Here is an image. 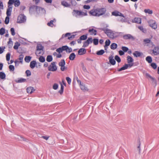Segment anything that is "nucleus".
I'll return each instance as SVG.
<instances>
[{"label": "nucleus", "instance_id": "obj_1", "mask_svg": "<svg viewBox=\"0 0 159 159\" xmlns=\"http://www.w3.org/2000/svg\"><path fill=\"white\" fill-rule=\"evenodd\" d=\"M44 47L43 46L41 43H37L36 46V51L35 52L36 55L38 56V55L41 54L43 55L44 53ZM39 61L42 63L45 62V59L44 57L42 56H41L39 58Z\"/></svg>", "mask_w": 159, "mask_h": 159}, {"label": "nucleus", "instance_id": "obj_2", "mask_svg": "<svg viewBox=\"0 0 159 159\" xmlns=\"http://www.w3.org/2000/svg\"><path fill=\"white\" fill-rule=\"evenodd\" d=\"M106 11L105 8H97L92 10L89 13L90 16H99L104 15Z\"/></svg>", "mask_w": 159, "mask_h": 159}, {"label": "nucleus", "instance_id": "obj_3", "mask_svg": "<svg viewBox=\"0 0 159 159\" xmlns=\"http://www.w3.org/2000/svg\"><path fill=\"white\" fill-rule=\"evenodd\" d=\"M105 28H98V29L104 31L105 34H106L108 37L112 39H115V33L112 31L111 30L108 28L106 29V28L108 27V25H106Z\"/></svg>", "mask_w": 159, "mask_h": 159}, {"label": "nucleus", "instance_id": "obj_4", "mask_svg": "<svg viewBox=\"0 0 159 159\" xmlns=\"http://www.w3.org/2000/svg\"><path fill=\"white\" fill-rule=\"evenodd\" d=\"M26 17L23 14H20L18 17L17 23H21L26 21Z\"/></svg>", "mask_w": 159, "mask_h": 159}, {"label": "nucleus", "instance_id": "obj_5", "mask_svg": "<svg viewBox=\"0 0 159 159\" xmlns=\"http://www.w3.org/2000/svg\"><path fill=\"white\" fill-rule=\"evenodd\" d=\"M56 62H52L48 67V70L49 71H55L57 70V67L56 65Z\"/></svg>", "mask_w": 159, "mask_h": 159}, {"label": "nucleus", "instance_id": "obj_6", "mask_svg": "<svg viewBox=\"0 0 159 159\" xmlns=\"http://www.w3.org/2000/svg\"><path fill=\"white\" fill-rule=\"evenodd\" d=\"M149 26L152 29L156 30L157 28V25L156 21L152 20H150L148 21Z\"/></svg>", "mask_w": 159, "mask_h": 159}, {"label": "nucleus", "instance_id": "obj_7", "mask_svg": "<svg viewBox=\"0 0 159 159\" xmlns=\"http://www.w3.org/2000/svg\"><path fill=\"white\" fill-rule=\"evenodd\" d=\"M127 62L128 64H127V65H129V66L128 67L129 68H131L133 66L134 64V59L133 58L129 56H128L127 57Z\"/></svg>", "mask_w": 159, "mask_h": 159}, {"label": "nucleus", "instance_id": "obj_8", "mask_svg": "<svg viewBox=\"0 0 159 159\" xmlns=\"http://www.w3.org/2000/svg\"><path fill=\"white\" fill-rule=\"evenodd\" d=\"M61 85V89H60L58 93H60L61 95H62L63 93L64 87L63 85L65 86H66V84L65 82V80L64 79L62 80V83L60 81L59 82Z\"/></svg>", "mask_w": 159, "mask_h": 159}, {"label": "nucleus", "instance_id": "obj_9", "mask_svg": "<svg viewBox=\"0 0 159 159\" xmlns=\"http://www.w3.org/2000/svg\"><path fill=\"white\" fill-rule=\"evenodd\" d=\"M39 6L36 5H33L29 7V10L30 11L33 12L34 11L35 9L36 10V13H39V10H38Z\"/></svg>", "mask_w": 159, "mask_h": 159}, {"label": "nucleus", "instance_id": "obj_10", "mask_svg": "<svg viewBox=\"0 0 159 159\" xmlns=\"http://www.w3.org/2000/svg\"><path fill=\"white\" fill-rule=\"evenodd\" d=\"M123 38L124 39H131L132 40H134L135 38L130 34H126L123 35Z\"/></svg>", "mask_w": 159, "mask_h": 159}, {"label": "nucleus", "instance_id": "obj_11", "mask_svg": "<svg viewBox=\"0 0 159 159\" xmlns=\"http://www.w3.org/2000/svg\"><path fill=\"white\" fill-rule=\"evenodd\" d=\"M114 57L112 55L109 57L108 59L109 60V62L108 64H110L112 65H114L116 64V61L115 59L113 58Z\"/></svg>", "mask_w": 159, "mask_h": 159}, {"label": "nucleus", "instance_id": "obj_12", "mask_svg": "<svg viewBox=\"0 0 159 159\" xmlns=\"http://www.w3.org/2000/svg\"><path fill=\"white\" fill-rule=\"evenodd\" d=\"M152 53L154 55L157 56L159 54V46H155L152 50Z\"/></svg>", "mask_w": 159, "mask_h": 159}, {"label": "nucleus", "instance_id": "obj_13", "mask_svg": "<svg viewBox=\"0 0 159 159\" xmlns=\"http://www.w3.org/2000/svg\"><path fill=\"white\" fill-rule=\"evenodd\" d=\"M37 63L35 60L31 61L30 64V66L32 69H33L35 67H38Z\"/></svg>", "mask_w": 159, "mask_h": 159}, {"label": "nucleus", "instance_id": "obj_14", "mask_svg": "<svg viewBox=\"0 0 159 159\" xmlns=\"http://www.w3.org/2000/svg\"><path fill=\"white\" fill-rule=\"evenodd\" d=\"M81 10L74 9L73 10L72 15L73 16H75V17H77L78 16H81Z\"/></svg>", "mask_w": 159, "mask_h": 159}, {"label": "nucleus", "instance_id": "obj_15", "mask_svg": "<svg viewBox=\"0 0 159 159\" xmlns=\"http://www.w3.org/2000/svg\"><path fill=\"white\" fill-rule=\"evenodd\" d=\"M132 23H135L139 24H141L142 23L141 18L139 17H135L132 21Z\"/></svg>", "mask_w": 159, "mask_h": 159}, {"label": "nucleus", "instance_id": "obj_16", "mask_svg": "<svg viewBox=\"0 0 159 159\" xmlns=\"http://www.w3.org/2000/svg\"><path fill=\"white\" fill-rule=\"evenodd\" d=\"M133 55L135 57H142L143 55V53L138 51H135L133 53Z\"/></svg>", "mask_w": 159, "mask_h": 159}, {"label": "nucleus", "instance_id": "obj_17", "mask_svg": "<svg viewBox=\"0 0 159 159\" xmlns=\"http://www.w3.org/2000/svg\"><path fill=\"white\" fill-rule=\"evenodd\" d=\"M78 54L80 55H82L86 52V50L85 48H81L78 51Z\"/></svg>", "mask_w": 159, "mask_h": 159}, {"label": "nucleus", "instance_id": "obj_18", "mask_svg": "<svg viewBox=\"0 0 159 159\" xmlns=\"http://www.w3.org/2000/svg\"><path fill=\"white\" fill-rule=\"evenodd\" d=\"M146 75L147 77H149L152 80V83H154L156 85H157V80H156V79L154 78L152 76L148 73H146Z\"/></svg>", "mask_w": 159, "mask_h": 159}, {"label": "nucleus", "instance_id": "obj_19", "mask_svg": "<svg viewBox=\"0 0 159 159\" xmlns=\"http://www.w3.org/2000/svg\"><path fill=\"white\" fill-rule=\"evenodd\" d=\"M38 10H39V13H37V14H39L40 13L42 14H46V11L44 8L41 7L39 6Z\"/></svg>", "mask_w": 159, "mask_h": 159}, {"label": "nucleus", "instance_id": "obj_20", "mask_svg": "<svg viewBox=\"0 0 159 159\" xmlns=\"http://www.w3.org/2000/svg\"><path fill=\"white\" fill-rule=\"evenodd\" d=\"M88 31L91 35H96L97 34V31L96 30H94L93 28L89 29Z\"/></svg>", "mask_w": 159, "mask_h": 159}, {"label": "nucleus", "instance_id": "obj_21", "mask_svg": "<svg viewBox=\"0 0 159 159\" xmlns=\"http://www.w3.org/2000/svg\"><path fill=\"white\" fill-rule=\"evenodd\" d=\"M129 66V65H127V64L125 63L122 67L120 68H118L117 71L120 72L121 71L126 70L129 67H128Z\"/></svg>", "mask_w": 159, "mask_h": 159}, {"label": "nucleus", "instance_id": "obj_22", "mask_svg": "<svg viewBox=\"0 0 159 159\" xmlns=\"http://www.w3.org/2000/svg\"><path fill=\"white\" fill-rule=\"evenodd\" d=\"M6 79V75L3 71L0 72V79L2 80H4Z\"/></svg>", "mask_w": 159, "mask_h": 159}, {"label": "nucleus", "instance_id": "obj_23", "mask_svg": "<svg viewBox=\"0 0 159 159\" xmlns=\"http://www.w3.org/2000/svg\"><path fill=\"white\" fill-rule=\"evenodd\" d=\"M35 89H34V88L32 87H28L26 89V91L27 92L31 94L34 91Z\"/></svg>", "mask_w": 159, "mask_h": 159}, {"label": "nucleus", "instance_id": "obj_24", "mask_svg": "<svg viewBox=\"0 0 159 159\" xmlns=\"http://www.w3.org/2000/svg\"><path fill=\"white\" fill-rule=\"evenodd\" d=\"M64 50L67 53H70L72 51V49L71 48L69 47L67 45H64Z\"/></svg>", "mask_w": 159, "mask_h": 159}, {"label": "nucleus", "instance_id": "obj_25", "mask_svg": "<svg viewBox=\"0 0 159 159\" xmlns=\"http://www.w3.org/2000/svg\"><path fill=\"white\" fill-rule=\"evenodd\" d=\"M151 38L146 39L143 40V42L145 43V44L151 43V44L152 45V46H154L153 43L152 42H151Z\"/></svg>", "mask_w": 159, "mask_h": 159}, {"label": "nucleus", "instance_id": "obj_26", "mask_svg": "<svg viewBox=\"0 0 159 159\" xmlns=\"http://www.w3.org/2000/svg\"><path fill=\"white\" fill-rule=\"evenodd\" d=\"M61 4L65 7H69L70 6V4L68 3L65 0L62 1L61 2Z\"/></svg>", "mask_w": 159, "mask_h": 159}, {"label": "nucleus", "instance_id": "obj_27", "mask_svg": "<svg viewBox=\"0 0 159 159\" xmlns=\"http://www.w3.org/2000/svg\"><path fill=\"white\" fill-rule=\"evenodd\" d=\"M56 51L59 53H62L63 51H65L64 46L57 48L56 49Z\"/></svg>", "mask_w": 159, "mask_h": 159}, {"label": "nucleus", "instance_id": "obj_28", "mask_svg": "<svg viewBox=\"0 0 159 159\" xmlns=\"http://www.w3.org/2000/svg\"><path fill=\"white\" fill-rule=\"evenodd\" d=\"M76 57V55L75 53L72 52L70 55L69 56V59L71 61L74 60Z\"/></svg>", "mask_w": 159, "mask_h": 159}, {"label": "nucleus", "instance_id": "obj_29", "mask_svg": "<svg viewBox=\"0 0 159 159\" xmlns=\"http://www.w3.org/2000/svg\"><path fill=\"white\" fill-rule=\"evenodd\" d=\"M15 81L17 83L24 82L26 81V79L22 78H18V80H15Z\"/></svg>", "mask_w": 159, "mask_h": 159}, {"label": "nucleus", "instance_id": "obj_30", "mask_svg": "<svg viewBox=\"0 0 159 159\" xmlns=\"http://www.w3.org/2000/svg\"><path fill=\"white\" fill-rule=\"evenodd\" d=\"M7 45L9 48H11L13 45V42L11 38L9 39V41L7 42Z\"/></svg>", "mask_w": 159, "mask_h": 159}, {"label": "nucleus", "instance_id": "obj_31", "mask_svg": "<svg viewBox=\"0 0 159 159\" xmlns=\"http://www.w3.org/2000/svg\"><path fill=\"white\" fill-rule=\"evenodd\" d=\"M146 60L149 63H151L152 61V57L150 56H148L146 58Z\"/></svg>", "mask_w": 159, "mask_h": 159}, {"label": "nucleus", "instance_id": "obj_32", "mask_svg": "<svg viewBox=\"0 0 159 159\" xmlns=\"http://www.w3.org/2000/svg\"><path fill=\"white\" fill-rule=\"evenodd\" d=\"M118 47L117 44L115 43H112L110 46V48L111 49L115 50Z\"/></svg>", "mask_w": 159, "mask_h": 159}, {"label": "nucleus", "instance_id": "obj_33", "mask_svg": "<svg viewBox=\"0 0 159 159\" xmlns=\"http://www.w3.org/2000/svg\"><path fill=\"white\" fill-rule=\"evenodd\" d=\"M71 35V33H67L65 34H63L61 38L59 40V41L61 40L65 37H66L67 36H70Z\"/></svg>", "mask_w": 159, "mask_h": 159}, {"label": "nucleus", "instance_id": "obj_34", "mask_svg": "<svg viewBox=\"0 0 159 159\" xmlns=\"http://www.w3.org/2000/svg\"><path fill=\"white\" fill-rule=\"evenodd\" d=\"M20 44L18 42H16L15 43L14 46L13 47V48L15 50H17L19 48V47L20 46Z\"/></svg>", "mask_w": 159, "mask_h": 159}, {"label": "nucleus", "instance_id": "obj_35", "mask_svg": "<svg viewBox=\"0 0 159 159\" xmlns=\"http://www.w3.org/2000/svg\"><path fill=\"white\" fill-rule=\"evenodd\" d=\"M31 58L32 57L30 56H26L24 58V60L25 62L29 63L30 61Z\"/></svg>", "mask_w": 159, "mask_h": 159}, {"label": "nucleus", "instance_id": "obj_36", "mask_svg": "<svg viewBox=\"0 0 159 159\" xmlns=\"http://www.w3.org/2000/svg\"><path fill=\"white\" fill-rule=\"evenodd\" d=\"M24 48L22 47H20L19 48L18 50H17V52L19 53H22L25 52V50L24 49Z\"/></svg>", "mask_w": 159, "mask_h": 159}, {"label": "nucleus", "instance_id": "obj_37", "mask_svg": "<svg viewBox=\"0 0 159 159\" xmlns=\"http://www.w3.org/2000/svg\"><path fill=\"white\" fill-rule=\"evenodd\" d=\"M105 52L104 50L101 49L97 51L96 54L98 55H102L105 53Z\"/></svg>", "mask_w": 159, "mask_h": 159}, {"label": "nucleus", "instance_id": "obj_38", "mask_svg": "<svg viewBox=\"0 0 159 159\" xmlns=\"http://www.w3.org/2000/svg\"><path fill=\"white\" fill-rule=\"evenodd\" d=\"M80 88L83 91H87L88 90V89L84 85L83 83H82L80 85Z\"/></svg>", "mask_w": 159, "mask_h": 159}, {"label": "nucleus", "instance_id": "obj_39", "mask_svg": "<svg viewBox=\"0 0 159 159\" xmlns=\"http://www.w3.org/2000/svg\"><path fill=\"white\" fill-rule=\"evenodd\" d=\"M53 58L52 56L51 55L47 56L46 58V61L48 62H50L52 61Z\"/></svg>", "mask_w": 159, "mask_h": 159}, {"label": "nucleus", "instance_id": "obj_40", "mask_svg": "<svg viewBox=\"0 0 159 159\" xmlns=\"http://www.w3.org/2000/svg\"><path fill=\"white\" fill-rule=\"evenodd\" d=\"M137 143L138 144L137 148H138V150H139V153L140 154V150H141L140 148L141 143H140V139L139 138L138 139Z\"/></svg>", "mask_w": 159, "mask_h": 159}, {"label": "nucleus", "instance_id": "obj_41", "mask_svg": "<svg viewBox=\"0 0 159 159\" xmlns=\"http://www.w3.org/2000/svg\"><path fill=\"white\" fill-rule=\"evenodd\" d=\"M12 10V9L7 8L6 13L7 16H11Z\"/></svg>", "mask_w": 159, "mask_h": 159}, {"label": "nucleus", "instance_id": "obj_42", "mask_svg": "<svg viewBox=\"0 0 159 159\" xmlns=\"http://www.w3.org/2000/svg\"><path fill=\"white\" fill-rule=\"evenodd\" d=\"M88 34H84L80 37V38L82 40H85L87 39L88 38Z\"/></svg>", "mask_w": 159, "mask_h": 159}, {"label": "nucleus", "instance_id": "obj_43", "mask_svg": "<svg viewBox=\"0 0 159 159\" xmlns=\"http://www.w3.org/2000/svg\"><path fill=\"white\" fill-rule=\"evenodd\" d=\"M65 64L66 62L65 60L62 59L61 60V61L59 63L58 65L59 66L61 67L64 65H65Z\"/></svg>", "mask_w": 159, "mask_h": 159}, {"label": "nucleus", "instance_id": "obj_44", "mask_svg": "<svg viewBox=\"0 0 159 159\" xmlns=\"http://www.w3.org/2000/svg\"><path fill=\"white\" fill-rule=\"evenodd\" d=\"M144 12L146 13H148L149 14H152L153 13V11L149 9H145Z\"/></svg>", "mask_w": 159, "mask_h": 159}, {"label": "nucleus", "instance_id": "obj_45", "mask_svg": "<svg viewBox=\"0 0 159 159\" xmlns=\"http://www.w3.org/2000/svg\"><path fill=\"white\" fill-rule=\"evenodd\" d=\"M20 2L19 0H15L14 5L15 7H18L20 5Z\"/></svg>", "mask_w": 159, "mask_h": 159}, {"label": "nucleus", "instance_id": "obj_46", "mask_svg": "<svg viewBox=\"0 0 159 159\" xmlns=\"http://www.w3.org/2000/svg\"><path fill=\"white\" fill-rule=\"evenodd\" d=\"M119 11L115 10L112 12V15L116 16H119Z\"/></svg>", "mask_w": 159, "mask_h": 159}, {"label": "nucleus", "instance_id": "obj_47", "mask_svg": "<svg viewBox=\"0 0 159 159\" xmlns=\"http://www.w3.org/2000/svg\"><path fill=\"white\" fill-rule=\"evenodd\" d=\"M115 60L118 63H120L121 61V60L120 57L116 55L115 56Z\"/></svg>", "mask_w": 159, "mask_h": 159}, {"label": "nucleus", "instance_id": "obj_48", "mask_svg": "<svg viewBox=\"0 0 159 159\" xmlns=\"http://www.w3.org/2000/svg\"><path fill=\"white\" fill-rule=\"evenodd\" d=\"M5 28L2 27L0 29V35H2L5 33Z\"/></svg>", "mask_w": 159, "mask_h": 159}, {"label": "nucleus", "instance_id": "obj_49", "mask_svg": "<svg viewBox=\"0 0 159 159\" xmlns=\"http://www.w3.org/2000/svg\"><path fill=\"white\" fill-rule=\"evenodd\" d=\"M150 64L151 66L154 70H155L157 68V65L156 63L154 62H152Z\"/></svg>", "mask_w": 159, "mask_h": 159}, {"label": "nucleus", "instance_id": "obj_50", "mask_svg": "<svg viewBox=\"0 0 159 159\" xmlns=\"http://www.w3.org/2000/svg\"><path fill=\"white\" fill-rule=\"evenodd\" d=\"M93 40V44L95 45H97L98 44V38H94Z\"/></svg>", "mask_w": 159, "mask_h": 159}, {"label": "nucleus", "instance_id": "obj_51", "mask_svg": "<svg viewBox=\"0 0 159 159\" xmlns=\"http://www.w3.org/2000/svg\"><path fill=\"white\" fill-rule=\"evenodd\" d=\"M138 28L141 31L145 33H146L147 31L145 29L143 28V26H139L138 27Z\"/></svg>", "mask_w": 159, "mask_h": 159}, {"label": "nucleus", "instance_id": "obj_52", "mask_svg": "<svg viewBox=\"0 0 159 159\" xmlns=\"http://www.w3.org/2000/svg\"><path fill=\"white\" fill-rule=\"evenodd\" d=\"M10 16H7L6 17V18H5L4 23L6 25L8 24V23L9 22V21H10L9 17Z\"/></svg>", "mask_w": 159, "mask_h": 159}, {"label": "nucleus", "instance_id": "obj_53", "mask_svg": "<svg viewBox=\"0 0 159 159\" xmlns=\"http://www.w3.org/2000/svg\"><path fill=\"white\" fill-rule=\"evenodd\" d=\"M122 50L125 53L127 52L129 50V48L125 46H122L121 48Z\"/></svg>", "mask_w": 159, "mask_h": 159}, {"label": "nucleus", "instance_id": "obj_54", "mask_svg": "<svg viewBox=\"0 0 159 159\" xmlns=\"http://www.w3.org/2000/svg\"><path fill=\"white\" fill-rule=\"evenodd\" d=\"M9 68L10 72L13 71L15 70V67L13 65H10L9 66Z\"/></svg>", "mask_w": 159, "mask_h": 159}, {"label": "nucleus", "instance_id": "obj_55", "mask_svg": "<svg viewBox=\"0 0 159 159\" xmlns=\"http://www.w3.org/2000/svg\"><path fill=\"white\" fill-rule=\"evenodd\" d=\"M11 53L10 52H8L6 55V59L7 61H9L10 59Z\"/></svg>", "mask_w": 159, "mask_h": 159}, {"label": "nucleus", "instance_id": "obj_56", "mask_svg": "<svg viewBox=\"0 0 159 159\" xmlns=\"http://www.w3.org/2000/svg\"><path fill=\"white\" fill-rule=\"evenodd\" d=\"M123 34V33L122 32H115V33L114 37L115 39L116 38L119 36H120V34Z\"/></svg>", "mask_w": 159, "mask_h": 159}, {"label": "nucleus", "instance_id": "obj_57", "mask_svg": "<svg viewBox=\"0 0 159 159\" xmlns=\"http://www.w3.org/2000/svg\"><path fill=\"white\" fill-rule=\"evenodd\" d=\"M24 55L21 54L19 56L18 59L20 60L19 62L20 63H22L23 62V60L24 57Z\"/></svg>", "mask_w": 159, "mask_h": 159}, {"label": "nucleus", "instance_id": "obj_58", "mask_svg": "<svg viewBox=\"0 0 159 159\" xmlns=\"http://www.w3.org/2000/svg\"><path fill=\"white\" fill-rule=\"evenodd\" d=\"M10 31L11 32V34L12 36H14L16 34V33L15 31V29L14 28H11L10 29Z\"/></svg>", "mask_w": 159, "mask_h": 159}, {"label": "nucleus", "instance_id": "obj_59", "mask_svg": "<svg viewBox=\"0 0 159 159\" xmlns=\"http://www.w3.org/2000/svg\"><path fill=\"white\" fill-rule=\"evenodd\" d=\"M25 74L27 77L30 76L31 75V72L29 70H27L25 72Z\"/></svg>", "mask_w": 159, "mask_h": 159}, {"label": "nucleus", "instance_id": "obj_60", "mask_svg": "<svg viewBox=\"0 0 159 159\" xmlns=\"http://www.w3.org/2000/svg\"><path fill=\"white\" fill-rule=\"evenodd\" d=\"M58 88V85L57 83H54L52 86V88L54 90H57Z\"/></svg>", "mask_w": 159, "mask_h": 159}, {"label": "nucleus", "instance_id": "obj_61", "mask_svg": "<svg viewBox=\"0 0 159 159\" xmlns=\"http://www.w3.org/2000/svg\"><path fill=\"white\" fill-rule=\"evenodd\" d=\"M111 41L109 39H107V40H106V41L105 42V45H106V46H109L110 45V43H111Z\"/></svg>", "mask_w": 159, "mask_h": 159}, {"label": "nucleus", "instance_id": "obj_62", "mask_svg": "<svg viewBox=\"0 0 159 159\" xmlns=\"http://www.w3.org/2000/svg\"><path fill=\"white\" fill-rule=\"evenodd\" d=\"M81 67L83 69V70L85 72H87V70L86 67L84 66V64L83 62H82L81 63Z\"/></svg>", "mask_w": 159, "mask_h": 159}, {"label": "nucleus", "instance_id": "obj_63", "mask_svg": "<svg viewBox=\"0 0 159 159\" xmlns=\"http://www.w3.org/2000/svg\"><path fill=\"white\" fill-rule=\"evenodd\" d=\"M53 20H51L49 22H48L47 23V25L49 26L52 27L53 25Z\"/></svg>", "mask_w": 159, "mask_h": 159}, {"label": "nucleus", "instance_id": "obj_64", "mask_svg": "<svg viewBox=\"0 0 159 159\" xmlns=\"http://www.w3.org/2000/svg\"><path fill=\"white\" fill-rule=\"evenodd\" d=\"M66 80L69 84H70L71 83V79L69 77H67L66 78Z\"/></svg>", "mask_w": 159, "mask_h": 159}]
</instances>
